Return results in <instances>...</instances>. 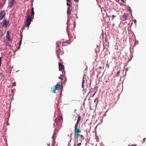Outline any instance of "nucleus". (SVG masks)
Returning a JSON list of instances; mask_svg holds the SVG:
<instances>
[{"instance_id":"c9c22d12","label":"nucleus","mask_w":146,"mask_h":146,"mask_svg":"<svg viewBox=\"0 0 146 146\" xmlns=\"http://www.w3.org/2000/svg\"><path fill=\"white\" fill-rule=\"evenodd\" d=\"M96 102V100H95L94 102Z\"/></svg>"},{"instance_id":"7ed1b4c3","label":"nucleus","mask_w":146,"mask_h":146,"mask_svg":"<svg viewBox=\"0 0 146 146\" xmlns=\"http://www.w3.org/2000/svg\"><path fill=\"white\" fill-rule=\"evenodd\" d=\"M61 87V85L58 84L54 86L53 87V90H52V92L54 94L56 93V90H58L60 89Z\"/></svg>"},{"instance_id":"20e7f679","label":"nucleus","mask_w":146,"mask_h":146,"mask_svg":"<svg viewBox=\"0 0 146 146\" xmlns=\"http://www.w3.org/2000/svg\"><path fill=\"white\" fill-rule=\"evenodd\" d=\"M9 23V21L7 19H4L1 23V27H5L7 28V26Z\"/></svg>"},{"instance_id":"423d86ee","label":"nucleus","mask_w":146,"mask_h":146,"mask_svg":"<svg viewBox=\"0 0 146 146\" xmlns=\"http://www.w3.org/2000/svg\"><path fill=\"white\" fill-rule=\"evenodd\" d=\"M56 53L58 57L59 58H60V55H62L63 54V52H62L60 48H59L56 50Z\"/></svg>"},{"instance_id":"4c0bfd02","label":"nucleus","mask_w":146,"mask_h":146,"mask_svg":"<svg viewBox=\"0 0 146 146\" xmlns=\"http://www.w3.org/2000/svg\"><path fill=\"white\" fill-rule=\"evenodd\" d=\"M79 141V143H80V141Z\"/></svg>"},{"instance_id":"0eeeda50","label":"nucleus","mask_w":146,"mask_h":146,"mask_svg":"<svg viewBox=\"0 0 146 146\" xmlns=\"http://www.w3.org/2000/svg\"><path fill=\"white\" fill-rule=\"evenodd\" d=\"M97 90H96L95 88H91L90 89V93H93V92H94V94H93L92 97H93L94 96H95L96 94V93Z\"/></svg>"},{"instance_id":"39448f33","label":"nucleus","mask_w":146,"mask_h":146,"mask_svg":"<svg viewBox=\"0 0 146 146\" xmlns=\"http://www.w3.org/2000/svg\"><path fill=\"white\" fill-rule=\"evenodd\" d=\"M122 18L123 19V20L125 21L129 20L130 19V17L129 14L127 13H125L123 15Z\"/></svg>"},{"instance_id":"ddd939ff","label":"nucleus","mask_w":146,"mask_h":146,"mask_svg":"<svg viewBox=\"0 0 146 146\" xmlns=\"http://www.w3.org/2000/svg\"><path fill=\"white\" fill-rule=\"evenodd\" d=\"M63 117L62 115H60L59 117L57 119V120L58 121H61L62 122L63 120Z\"/></svg>"},{"instance_id":"cd10ccee","label":"nucleus","mask_w":146,"mask_h":146,"mask_svg":"<svg viewBox=\"0 0 146 146\" xmlns=\"http://www.w3.org/2000/svg\"><path fill=\"white\" fill-rule=\"evenodd\" d=\"M136 22H137L136 20L135 19L134 23H135V24H136Z\"/></svg>"},{"instance_id":"473e14b6","label":"nucleus","mask_w":146,"mask_h":146,"mask_svg":"<svg viewBox=\"0 0 146 146\" xmlns=\"http://www.w3.org/2000/svg\"><path fill=\"white\" fill-rule=\"evenodd\" d=\"M1 23H0V29L2 28L1 27Z\"/></svg>"},{"instance_id":"9b49d317","label":"nucleus","mask_w":146,"mask_h":146,"mask_svg":"<svg viewBox=\"0 0 146 146\" xmlns=\"http://www.w3.org/2000/svg\"><path fill=\"white\" fill-rule=\"evenodd\" d=\"M81 117L79 115L78 116V118L77 120V121L76 122V123L75 125H78L79 124L81 120Z\"/></svg>"},{"instance_id":"2f4dec72","label":"nucleus","mask_w":146,"mask_h":146,"mask_svg":"<svg viewBox=\"0 0 146 146\" xmlns=\"http://www.w3.org/2000/svg\"><path fill=\"white\" fill-rule=\"evenodd\" d=\"M34 8L33 7H32V9H31V11H34Z\"/></svg>"},{"instance_id":"dca6fc26","label":"nucleus","mask_w":146,"mask_h":146,"mask_svg":"<svg viewBox=\"0 0 146 146\" xmlns=\"http://www.w3.org/2000/svg\"><path fill=\"white\" fill-rule=\"evenodd\" d=\"M22 38H21L20 40L19 43V46L18 48V49H19L20 48V46L21 45L22 43Z\"/></svg>"},{"instance_id":"f3484780","label":"nucleus","mask_w":146,"mask_h":146,"mask_svg":"<svg viewBox=\"0 0 146 146\" xmlns=\"http://www.w3.org/2000/svg\"><path fill=\"white\" fill-rule=\"evenodd\" d=\"M85 80L84 79V78L83 77L82 79V88H84V83Z\"/></svg>"},{"instance_id":"b1692460","label":"nucleus","mask_w":146,"mask_h":146,"mask_svg":"<svg viewBox=\"0 0 146 146\" xmlns=\"http://www.w3.org/2000/svg\"><path fill=\"white\" fill-rule=\"evenodd\" d=\"M1 57H0V66L1 65Z\"/></svg>"},{"instance_id":"4468645a","label":"nucleus","mask_w":146,"mask_h":146,"mask_svg":"<svg viewBox=\"0 0 146 146\" xmlns=\"http://www.w3.org/2000/svg\"><path fill=\"white\" fill-rule=\"evenodd\" d=\"M79 141H80V143H79L78 141V140H77V145L78 146H80V145H81V144H82V140H80V139L79 140Z\"/></svg>"},{"instance_id":"f03ea898","label":"nucleus","mask_w":146,"mask_h":146,"mask_svg":"<svg viewBox=\"0 0 146 146\" xmlns=\"http://www.w3.org/2000/svg\"><path fill=\"white\" fill-rule=\"evenodd\" d=\"M78 125H75L74 130V137L75 138H77L81 132V130L78 129Z\"/></svg>"},{"instance_id":"1a4fd4ad","label":"nucleus","mask_w":146,"mask_h":146,"mask_svg":"<svg viewBox=\"0 0 146 146\" xmlns=\"http://www.w3.org/2000/svg\"><path fill=\"white\" fill-rule=\"evenodd\" d=\"M6 13L5 11H2L0 13V20H2L5 16Z\"/></svg>"},{"instance_id":"9d476101","label":"nucleus","mask_w":146,"mask_h":146,"mask_svg":"<svg viewBox=\"0 0 146 146\" xmlns=\"http://www.w3.org/2000/svg\"><path fill=\"white\" fill-rule=\"evenodd\" d=\"M58 64L59 70H62L64 69V66L62 64L59 63Z\"/></svg>"},{"instance_id":"7c9ffc66","label":"nucleus","mask_w":146,"mask_h":146,"mask_svg":"<svg viewBox=\"0 0 146 146\" xmlns=\"http://www.w3.org/2000/svg\"><path fill=\"white\" fill-rule=\"evenodd\" d=\"M79 0H74V1L76 2H78L79 1Z\"/></svg>"},{"instance_id":"a878e982","label":"nucleus","mask_w":146,"mask_h":146,"mask_svg":"<svg viewBox=\"0 0 146 146\" xmlns=\"http://www.w3.org/2000/svg\"><path fill=\"white\" fill-rule=\"evenodd\" d=\"M119 73H120V71H119L117 72L116 75H119Z\"/></svg>"},{"instance_id":"4be33fe9","label":"nucleus","mask_w":146,"mask_h":146,"mask_svg":"<svg viewBox=\"0 0 146 146\" xmlns=\"http://www.w3.org/2000/svg\"><path fill=\"white\" fill-rule=\"evenodd\" d=\"M70 3L69 2H67V5L68 6H69V7H70Z\"/></svg>"},{"instance_id":"72a5a7b5","label":"nucleus","mask_w":146,"mask_h":146,"mask_svg":"<svg viewBox=\"0 0 146 146\" xmlns=\"http://www.w3.org/2000/svg\"><path fill=\"white\" fill-rule=\"evenodd\" d=\"M129 146H135V145H129Z\"/></svg>"},{"instance_id":"bb28decb","label":"nucleus","mask_w":146,"mask_h":146,"mask_svg":"<svg viewBox=\"0 0 146 146\" xmlns=\"http://www.w3.org/2000/svg\"><path fill=\"white\" fill-rule=\"evenodd\" d=\"M115 17H116V16H115V15H113L112 16V19H114V18Z\"/></svg>"},{"instance_id":"c756f323","label":"nucleus","mask_w":146,"mask_h":146,"mask_svg":"<svg viewBox=\"0 0 146 146\" xmlns=\"http://www.w3.org/2000/svg\"><path fill=\"white\" fill-rule=\"evenodd\" d=\"M67 2H69L70 3V0H66Z\"/></svg>"},{"instance_id":"412c9836","label":"nucleus","mask_w":146,"mask_h":146,"mask_svg":"<svg viewBox=\"0 0 146 146\" xmlns=\"http://www.w3.org/2000/svg\"><path fill=\"white\" fill-rule=\"evenodd\" d=\"M59 78L60 79H62L63 78V76L62 75H61L59 77Z\"/></svg>"},{"instance_id":"aec40b11","label":"nucleus","mask_w":146,"mask_h":146,"mask_svg":"<svg viewBox=\"0 0 146 146\" xmlns=\"http://www.w3.org/2000/svg\"><path fill=\"white\" fill-rule=\"evenodd\" d=\"M80 140H82V139H83V138L84 137L83 135H80Z\"/></svg>"},{"instance_id":"f704fd0d","label":"nucleus","mask_w":146,"mask_h":146,"mask_svg":"<svg viewBox=\"0 0 146 146\" xmlns=\"http://www.w3.org/2000/svg\"><path fill=\"white\" fill-rule=\"evenodd\" d=\"M57 120H56V122H57Z\"/></svg>"},{"instance_id":"6e6552de","label":"nucleus","mask_w":146,"mask_h":146,"mask_svg":"<svg viewBox=\"0 0 146 146\" xmlns=\"http://www.w3.org/2000/svg\"><path fill=\"white\" fill-rule=\"evenodd\" d=\"M6 38L7 40L8 41L10 42L11 41V39L10 38V34L9 31H7V35H6Z\"/></svg>"},{"instance_id":"e433bc0d","label":"nucleus","mask_w":146,"mask_h":146,"mask_svg":"<svg viewBox=\"0 0 146 146\" xmlns=\"http://www.w3.org/2000/svg\"><path fill=\"white\" fill-rule=\"evenodd\" d=\"M76 110H75V111H76Z\"/></svg>"},{"instance_id":"393cba45","label":"nucleus","mask_w":146,"mask_h":146,"mask_svg":"<svg viewBox=\"0 0 146 146\" xmlns=\"http://www.w3.org/2000/svg\"><path fill=\"white\" fill-rule=\"evenodd\" d=\"M146 139V138H144L143 140V143H144L145 142V140Z\"/></svg>"},{"instance_id":"c85d7f7f","label":"nucleus","mask_w":146,"mask_h":146,"mask_svg":"<svg viewBox=\"0 0 146 146\" xmlns=\"http://www.w3.org/2000/svg\"><path fill=\"white\" fill-rule=\"evenodd\" d=\"M121 1L123 3H125V1H124V0H121Z\"/></svg>"},{"instance_id":"2eb2a0df","label":"nucleus","mask_w":146,"mask_h":146,"mask_svg":"<svg viewBox=\"0 0 146 146\" xmlns=\"http://www.w3.org/2000/svg\"><path fill=\"white\" fill-rule=\"evenodd\" d=\"M56 44L57 47H59L61 45V42L60 41H58L56 42Z\"/></svg>"},{"instance_id":"f257e3e1","label":"nucleus","mask_w":146,"mask_h":146,"mask_svg":"<svg viewBox=\"0 0 146 146\" xmlns=\"http://www.w3.org/2000/svg\"><path fill=\"white\" fill-rule=\"evenodd\" d=\"M31 16H29V13H28L27 18L26 19V23L25 24V26L27 27V29H28L29 28V25L31 24V22L32 21V19L34 17L35 14L34 11H31Z\"/></svg>"},{"instance_id":"5701e85b","label":"nucleus","mask_w":146,"mask_h":146,"mask_svg":"<svg viewBox=\"0 0 146 146\" xmlns=\"http://www.w3.org/2000/svg\"><path fill=\"white\" fill-rule=\"evenodd\" d=\"M12 86H16V83L15 82L13 83V84Z\"/></svg>"},{"instance_id":"f8f14e48","label":"nucleus","mask_w":146,"mask_h":146,"mask_svg":"<svg viewBox=\"0 0 146 146\" xmlns=\"http://www.w3.org/2000/svg\"><path fill=\"white\" fill-rule=\"evenodd\" d=\"M70 44V43L69 42H64L63 43L62 46H66Z\"/></svg>"},{"instance_id":"6ab92c4d","label":"nucleus","mask_w":146,"mask_h":146,"mask_svg":"<svg viewBox=\"0 0 146 146\" xmlns=\"http://www.w3.org/2000/svg\"><path fill=\"white\" fill-rule=\"evenodd\" d=\"M5 44L6 46H8L9 47L11 46L10 44L8 42L6 43Z\"/></svg>"},{"instance_id":"a211bd4d","label":"nucleus","mask_w":146,"mask_h":146,"mask_svg":"<svg viewBox=\"0 0 146 146\" xmlns=\"http://www.w3.org/2000/svg\"><path fill=\"white\" fill-rule=\"evenodd\" d=\"M69 7H68V11H67V14L68 15H69L71 14V12L69 11Z\"/></svg>"}]
</instances>
